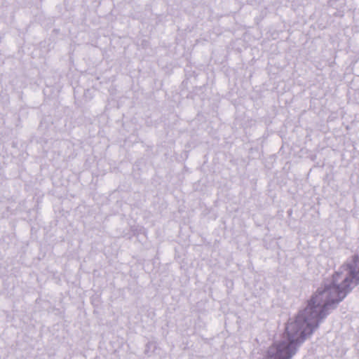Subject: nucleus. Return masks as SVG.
<instances>
[{"instance_id":"nucleus-1","label":"nucleus","mask_w":359,"mask_h":359,"mask_svg":"<svg viewBox=\"0 0 359 359\" xmlns=\"http://www.w3.org/2000/svg\"><path fill=\"white\" fill-rule=\"evenodd\" d=\"M349 276L337 272L333 276L332 284L319 288L295 319L287 323L283 339L276 342L268 349L264 359H290L295 346L302 342L313 329L316 318L329 305L339 302L344 296L353 278H359V257H355L351 265L344 266Z\"/></svg>"}]
</instances>
